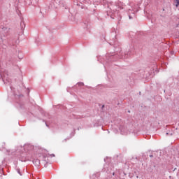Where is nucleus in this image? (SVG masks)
Returning a JSON list of instances; mask_svg holds the SVG:
<instances>
[{"label":"nucleus","instance_id":"20e7f679","mask_svg":"<svg viewBox=\"0 0 179 179\" xmlns=\"http://www.w3.org/2000/svg\"><path fill=\"white\" fill-rule=\"evenodd\" d=\"M128 55H131V53L129 52V53H125L124 54V58H128Z\"/></svg>","mask_w":179,"mask_h":179},{"label":"nucleus","instance_id":"423d86ee","mask_svg":"<svg viewBox=\"0 0 179 179\" xmlns=\"http://www.w3.org/2000/svg\"><path fill=\"white\" fill-rule=\"evenodd\" d=\"M17 172L18 173V174H20V176H22V173H20V169H17Z\"/></svg>","mask_w":179,"mask_h":179},{"label":"nucleus","instance_id":"9d476101","mask_svg":"<svg viewBox=\"0 0 179 179\" xmlns=\"http://www.w3.org/2000/svg\"><path fill=\"white\" fill-rule=\"evenodd\" d=\"M150 157H153V155H150Z\"/></svg>","mask_w":179,"mask_h":179},{"label":"nucleus","instance_id":"1a4fd4ad","mask_svg":"<svg viewBox=\"0 0 179 179\" xmlns=\"http://www.w3.org/2000/svg\"><path fill=\"white\" fill-rule=\"evenodd\" d=\"M50 156H52V157H55V155L52 154Z\"/></svg>","mask_w":179,"mask_h":179},{"label":"nucleus","instance_id":"f8f14e48","mask_svg":"<svg viewBox=\"0 0 179 179\" xmlns=\"http://www.w3.org/2000/svg\"><path fill=\"white\" fill-rule=\"evenodd\" d=\"M171 135H173V133H171Z\"/></svg>","mask_w":179,"mask_h":179},{"label":"nucleus","instance_id":"7ed1b4c3","mask_svg":"<svg viewBox=\"0 0 179 179\" xmlns=\"http://www.w3.org/2000/svg\"><path fill=\"white\" fill-rule=\"evenodd\" d=\"M176 8H178V6H179V0H176Z\"/></svg>","mask_w":179,"mask_h":179},{"label":"nucleus","instance_id":"ddd939ff","mask_svg":"<svg viewBox=\"0 0 179 179\" xmlns=\"http://www.w3.org/2000/svg\"><path fill=\"white\" fill-rule=\"evenodd\" d=\"M65 9H66V7H65Z\"/></svg>","mask_w":179,"mask_h":179},{"label":"nucleus","instance_id":"0eeeda50","mask_svg":"<svg viewBox=\"0 0 179 179\" xmlns=\"http://www.w3.org/2000/svg\"><path fill=\"white\" fill-rule=\"evenodd\" d=\"M78 86H83V83H78Z\"/></svg>","mask_w":179,"mask_h":179},{"label":"nucleus","instance_id":"f257e3e1","mask_svg":"<svg viewBox=\"0 0 179 179\" xmlns=\"http://www.w3.org/2000/svg\"><path fill=\"white\" fill-rule=\"evenodd\" d=\"M108 8L113 13H120V10H122V9H124V10H127L129 13V19H134V17L135 16V13L139 10L138 9V6H134V3H131L130 4L125 5L121 1H110L108 3Z\"/></svg>","mask_w":179,"mask_h":179},{"label":"nucleus","instance_id":"6e6552de","mask_svg":"<svg viewBox=\"0 0 179 179\" xmlns=\"http://www.w3.org/2000/svg\"><path fill=\"white\" fill-rule=\"evenodd\" d=\"M178 22H179V18H178ZM178 26H179V24H177L176 27H178Z\"/></svg>","mask_w":179,"mask_h":179},{"label":"nucleus","instance_id":"f03ea898","mask_svg":"<svg viewBox=\"0 0 179 179\" xmlns=\"http://www.w3.org/2000/svg\"><path fill=\"white\" fill-rule=\"evenodd\" d=\"M33 163L35 164V166H36V167H38V166H40V159H34Z\"/></svg>","mask_w":179,"mask_h":179},{"label":"nucleus","instance_id":"9b49d317","mask_svg":"<svg viewBox=\"0 0 179 179\" xmlns=\"http://www.w3.org/2000/svg\"><path fill=\"white\" fill-rule=\"evenodd\" d=\"M166 135H169V133H166Z\"/></svg>","mask_w":179,"mask_h":179},{"label":"nucleus","instance_id":"39448f33","mask_svg":"<svg viewBox=\"0 0 179 179\" xmlns=\"http://www.w3.org/2000/svg\"><path fill=\"white\" fill-rule=\"evenodd\" d=\"M3 41H5V39H3V38H2V36H1L0 44H2Z\"/></svg>","mask_w":179,"mask_h":179}]
</instances>
